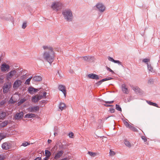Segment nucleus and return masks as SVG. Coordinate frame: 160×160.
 Listing matches in <instances>:
<instances>
[{
  "instance_id": "dca6fc26",
  "label": "nucleus",
  "mask_w": 160,
  "mask_h": 160,
  "mask_svg": "<svg viewBox=\"0 0 160 160\" xmlns=\"http://www.w3.org/2000/svg\"><path fill=\"white\" fill-rule=\"evenodd\" d=\"M82 58L84 61H91L93 60V57L91 56H86L82 57Z\"/></svg>"
},
{
  "instance_id": "9b49d317",
  "label": "nucleus",
  "mask_w": 160,
  "mask_h": 160,
  "mask_svg": "<svg viewBox=\"0 0 160 160\" xmlns=\"http://www.w3.org/2000/svg\"><path fill=\"white\" fill-rule=\"evenodd\" d=\"M10 87V85H9L7 84H5L4 85L3 87V92L4 93L7 92L9 90V89Z\"/></svg>"
},
{
  "instance_id": "79ce46f5",
  "label": "nucleus",
  "mask_w": 160,
  "mask_h": 160,
  "mask_svg": "<svg viewBox=\"0 0 160 160\" xmlns=\"http://www.w3.org/2000/svg\"><path fill=\"white\" fill-rule=\"evenodd\" d=\"M150 61V60L148 59H144L142 61L144 62H147Z\"/></svg>"
},
{
  "instance_id": "412c9836",
  "label": "nucleus",
  "mask_w": 160,
  "mask_h": 160,
  "mask_svg": "<svg viewBox=\"0 0 160 160\" xmlns=\"http://www.w3.org/2000/svg\"><path fill=\"white\" fill-rule=\"evenodd\" d=\"M33 79L35 81H40L42 80V78L40 76H36L33 78Z\"/></svg>"
},
{
  "instance_id": "ddd939ff",
  "label": "nucleus",
  "mask_w": 160,
  "mask_h": 160,
  "mask_svg": "<svg viewBox=\"0 0 160 160\" xmlns=\"http://www.w3.org/2000/svg\"><path fill=\"white\" fill-rule=\"evenodd\" d=\"M23 113L22 112L17 113L15 116L14 118L16 119H19L22 118L23 116Z\"/></svg>"
},
{
  "instance_id": "a19ab883",
  "label": "nucleus",
  "mask_w": 160,
  "mask_h": 160,
  "mask_svg": "<svg viewBox=\"0 0 160 160\" xmlns=\"http://www.w3.org/2000/svg\"><path fill=\"white\" fill-rule=\"evenodd\" d=\"M29 144L28 143V142H25L22 143V145L24 147H25Z\"/></svg>"
},
{
  "instance_id": "f3484780",
  "label": "nucleus",
  "mask_w": 160,
  "mask_h": 160,
  "mask_svg": "<svg viewBox=\"0 0 160 160\" xmlns=\"http://www.w3.org/2000/svg\"><path fill=\"white\" fill-rule=\"evenodd\" d=\"M9 144L7 142L3 143L2 145V148L3 149L8 150L10 148Z\"/></svg>"
},
{
  "instance_id": "e433bc0d",
  "label": "nucleus",
  "mask_w": 160,
  "mask_h": 160,
  "mask_svg": "<svg viewBox=\"0 0 160 160\" xmlns=\"http://www.w3.org/2000/svg\"><path fill=\"white\" fill-rule=\"evenodd\" d=\"M27 22H24L23 23V24L22 25V28L23 29H25L27 27Z\"/></svg>"
},
{
  "instance_id": "f03ea898",
  "label": "nucleus",
  "mask_w": 160,
  "mask_h": 160,
  "mask_svg": "<svg viewBox=\"0 0 160 160\" xmlns=\"http://www.w3.org/2000/svg\"><path fill=\"white\" fill-rule=\"evenodd\" d=\"M65 18L68 21H71L72 18V14L70 10H65L62 12Z\"/></svg>"
},
{
  "instance_id": "864d4df0",
  "label": "nucleus",
  "mask_w": 160,
  "mask_h": 160,
  "mask_svg": "<svg viewBox=\"0 0 160 160\" xmlns=\"http://www.w3.org/2000/svg\"><path fill=\"white\" fill-rule=\"evenodd\" d=\"M104 105L107 107H112L113 106L112 105H108V104H105Z\"/></svg>"
},
{
  "instance_id": "9d476101",
  "label": "nucleus",
  "mask_w": 160,
  "mask_h": 160,
  "mask_svg": "<svg viewBox=\"0 0 160 160\" xmlns=\"http://www.w3.org/2000/svg\"><path fill=\"white\" fill-rule=\"evenodd\" d=\"M88 77L89 78L92 79H99L98 75L93 73L88 74Z\"/></svg>"
},
{
  "instance_id": "58836bf2",
  "label": "nucleus",
  "mask_w": 160,
  "mask_h": 160,
  "mask_svg": "<svg viewBox=\"0 0 160 160\" xmlns=\"http://www.w3.org/2000/svg\"><path fill=\"white\" fill-rule=\"evenodd\" d=\"M115 154V153L114 151H113L111 150H110V155L111 156H113Z\"/></svg>"
},
{
  "instance_id": "c756f323",
  "label": "nucleus",
  "mask_w": 160,
  "mask_h": 160,
  "mask_svg": "<svg viewBox=\"0 0 160 160\" xmlns=\"http://www.w3.org/2000/svg\"><path fill=\"white\" fill-rule=\"evenodd\" d=\"M39 92H40L39 94L36 95V96L37 97V98H38V101H39V100L41 99L42 98H43V96H42V95L41 94H40V93H42V92L40 91Z\"/></svg>"
},
{
  "instance_id": "aec40b11",
  "label": "nucleus",
  "mask_w": 160,
  "mask_h": 160,
  "mask_svg": "<svg viewBox=\"0 0 160 160\" xmlns=\"http://www.w3.org/2000/svg\"><path fill=\"white\" fill-rule=\"evenodd\" d=\"M59 109L61 110L62 111L64 109H65L66 106L65 104L63 102H61L60 103L59 106Z\"/></svg>"
},
{
  "instance_id": "1a4fd4ad",
  "label": "nucleus",
  "mask_w": 160,
  "mask_h": 160,
  "mask_svg": "<svg viewBox=\"0 0 160 160\" xmlns=\"http://www.w3.org/2000/svg\"><path fill=\"white\" fill-rule=\"evenodd\" d=\"M39 110V108L38 106H35L29 108H28V111L31 112H36Z\"/></svg>"
},
{
  "instance_id": "5701e85b",
  "label": "nucleus",
  "mask_w": 160,
  "mask_h": 160,
  "mask_svg": "<svg viewBox=\"0 0 160 160\" xmlns=\"http://www.w3.org/2000/svg\"><path fill=\"white\" fill-rule=\"evenodd\" d=\"M6 115V113L4 112H0V119H3Z\"/></svg>"
},
{
  "instance_id": "f8f14e48",
  "label": "nucleus",
  "mask_w": 160,
  "mask_h": 160,
  "mask_svg": "<svg viewBox=\"0 0 160 160\" xmlns=\"http://www.w3.org/2000/svg\"><path fill=\"white\" fill-rule=\"evenodd\" d=\"M63 153V151H60L57 152L55 155L54 158L56 160L58 159L62 155Z\"/></svg>"
},
{
  "instance_id": "09e8293b",
  "label": "nucleus",
  "mask_w": 160,
  "mask_h": 160,
  "mask_svg": "<svg viewBox=\"0 0 160 160\" xmlns=\"http://www.w3.org/2000/svg\"><path fill=\"white\" fill-rule=\"evenodd\" d=\"M107 70L109 71L110 72L113 73V71L108 67H107Z\"/></svg>"
},
{
  "instance_id": "72a5a7b5",
  "label": "nucleus",
  "mask_w": 160,
  "mask_h": 160,
  "mask_svg": "<svg viewBox=\"0 0 160 160\" xmlns=\"http://www.w3.org/2000/svg\"><path fill=\"white\" fill-rule=\"evenodd\" d=\"M147 66H148V69L151 72H152L153 71V68L152 67H151L150 65L148 64V63H147Z\"/></svg>"
},
{
  "instance_id": "4be33fe9",
  "label": "nucleus",
  "mask_w": 160,
  "mask_h": 160,
  "mask_svg": "<svg viewBox=\"0 0 160 160\" xmlns=\"http://www.w3.org/2000/svg\"><path fill=\"white\" fill-rule=\"evenodd\" d=\"M36 115L33 113H28L25 115V117L28 118H35Z\"/></svg>"
},
{
  "instance_id": "052dcab7",
  "label": "nucleus",
  "mask_w": 160,
  "mask_h": 160,
  "mask_svg": "<svg viewBox=\"0 0 160 160\" xmlns=\"http://www.w3.org/2000/svg\"><path fill=\"white\" fill-rule=\"evenodd\" d=\"M129 125L130 124H129L128 125L126 126V127L127 128L128 127Z\"/></svg>"
},
{
  "instance_id": "3c124183",
  "label": "nucleus",
  "mask_w": 160,
  "mask_h": 160,
  "mask_svg": "<svg viewBox=\"0 0 160 160\" xmlns=\"http://www.w3.org/2000/svg\"><path fill=\"white\" fill-rule=\"evenodd\" d=\"M110 111L111 113H114L115 112V109L113 108H111Z\"/></svg>"
},
{
  "instance_id": "393cba45",
  "label": "nucleus",
  "mask_w": 160,
  "mask_h": 160,
  "mask_svg": "<svg viewBox=\"0 0 160 160\" xmlns=\"http://www.w3.org/2000/svg\"><path fill=\"white\" fill-rule=\"evenodd\" d=\"M88 154L92 157H94L97 155L98 154L95 152L89 151L88 152Z\"/></svg>"
},
{
  "instance_id": "7ed1b4c3",
  "label": "nucleus",
  "mask_w": 160,
  "mask_h": 160,
  "mask_svg": "<svg viewBox=\"0 0 160 160\" xmlns=\"http://www.w3.org/2000/svg\"><path fill=\"white\" fill-rule=\"evenodd\" d=\"M17 73V71L15 70H12L6 74V78L7 80L9 81L13 78L14 76Z\"/></svg>"
},
{
  "instance_id": "5fc2aeb1",
  "label": "nucleus",
  "mask_w": 160,
  "mask_h": 160,
  "mask_svg": "<svg viewBox=\"0 0 160 160\" xmlns=\"http://www.w3.org/2000/svg\"><path fill=\"white\" fill-rule=\"evenodd\" d=\"M34 160H41V158L40 157H38L37 158Z\"/></svg>"
},
{
  "instance_id": "f704fd0d",
  "label": "nucleus",
  "mask_w": 160,
  "mask_h": 160,
  "mask_svg": "<svg viewBox=\"0 0 160 160\" xmlns=\"http://www.w3.org/2000/svg\"><path fill=\"white\" fill-rule=\"evenodd\" d=\"M116 108L117 110L120 111H122V109L119 105L116 104Z\"/></svg>"
},
{
  "instance_id": "bb28decb",
  "label": "nucleus",
  "mask_w": 160,
  "mask_h": 160,
  "mask_svg": "<svg viewBox=\"0 0 160 160\" xmlns=\"http://www.w3.org/2000/svg\"><path fill=\"white\" fill-rule=\"evenodd\" d=\"M32 102H38V98H37V97L36 95L34 96V97H33L32 98Z\"/></svg>"
},
{
  "instance_id": "39448f33",
  "label": "nucleus",
  "mask_w": 160,
  "mask_h": 160,
  "mask_svg": "<svg viewBox=\"0 0 160 160\" xmlns=\"http://www.w3.org/2000/svg\"><path fill=\"white\" fill-rule=\"evenodd\" d=\"M9 68L10 66L6 63H3L1 66V70L2 72H7L9 70Z\"/></svg>"
},
{
  "instance_id": "6e6d98bb",
  "label": "nucleus",
  "mask_w": 160,
  "mask_h": 160,
  "mask_svg": "<svg viewBox=\"0 0 160 160\" xmlns=\"http://www.w3.org/2000/svg\"><path fill=\"white\" fill-rule=\"evenodd\" d=\"M52 142V140L50 139H48V143L49 144L51 143Z\"/></svg>"
},
{
  "instance_id": "8fccbe9b",
  "label": "nucleus",
  "mask_w": 160,
  "mask_h": 160,
  "mask_svg": "<svg viewBox=\"0 0 160 160\" xmlns=\"http://www.w3.org/2000/svg\"><path fill=\"white\" fill-rule=\"evenodd\" d=\"M9 102L10 103H14L15 102V101L13 102V100L12 99V98L10 99Z\"/></svg>"
},
{
  "instance_id": "4d7b16f0",
  "label": "nucleus",
  "mask_w": 160,
  "mask_h": 160,
  "mask_svg": "<svg viewBox=\"0 0 160 160\" xmlns=\"http://www.w3.org/2000/svg\"><path fill=\"white\" fill-rule=\"evenodd\" d=\"M132 125L130 124L129 125L128 127L127 128H129L130 129H131V128H132Z\"/></svg>"
},
{
  "instance_id": "4c0bfd02",
  "label": "nucleus",
  "mask_w": 160,
  "mask_h": 160,
  "mask_svg": "<svg viewBox=\"0 0 160 160\" xmlns=\"http://www.w3.org/2000/svg\"><path fill=\"white\" fill-rule=\"evenodd\" d=\"M68 136L70 138H72L74 136L73 133L72 132H71L69 134Z\"/></svg>"
},
{
  "instance_id": "6ab92c4d",
  "label": "nucleus",
  "mask_w": 160,
  "mask_h": 160,
  "mask_svg": "<svg viewBox=\"0 0 160 160\" xmlns=\"http://www.w3.org/2000/svg\"><path fill=\"white\" fill-rule=\"evenodd\" d=\"M9 123V122L8 121H5L2 122H0V128L5 127Z\"/></svg>"
},
{
  "instance_id": "2f4dec72",
  "label": "nucleus",
  "mask_w": 160,
  "mask_h": 160,
  "mask_svg": "<svg viewBox=\"0 0 160 160\" xmlns=\"http://www.w3.org/2000/svg\"><path fill=\"white\" fill-rule=\"evenodd\" d=\"M32 78V77H31L29 78L25 82V84H26L29 85L30 84V81Z\"/></svg>"
},
{
  "instance_id": "4468645a",
  "label": "nucleus",
  "mask_w": 160,
  "mask_h": 160,
  "mask_svg": "<svg viewBox=\"0 0 160 160\" xmlns=\"http://www.w3.org/2000/svg\"><path fill=\"white\" fill-rule=\"evenodd\" d=\"M40 90V88L35 89L32 87H29L28 89V91L30 94H33L34 92H37Z\"/></svg>"
},
{
  "instance_id": "a18cd8bd",
  "label": "nucleus",
  "mask_w": 160,
  "mask_h": 160,
  "mask_svg": "<svg viewBox=\"0 0 160 160\" xmlns=\"http://www.w3.org/2000/svg\"><path fill=\"white\" fill-rule=\"evenodd\" d=\"M4 158L5 157L3 155H0V160H3Z\"/></svg>"
},
{
  "instance_id": "c9c22d12",
  "label": "nucleus",
  "mask_w": 160,
  "mask_h": 160,
  "mask_svg": "<svg viewBox=\"0 0 160 160\" xmlns=\"http://www.w3.org/2000/svg\"><path fill=\"white\" fill-rule=\"evenodd\" d=\"M130 129L134 132H137L138 131L137 129L136 128H135V127H134L132 126V127Z\"/></svg>"
},
{
  "instance_id": "c85d7f7f",
  "label": "nucleus",
  "mask_w": 160,
  "mask_h": 160,
  "mask_svg": "<svg viewBox=\"0 0 160 160\" xmlns=\"http://www.w3.org/2000/svg\"><path fill=\"white\" fill-rule=\"evenodd\" d=\"M39 92H40L39 94L36 95V96L37 97V98H38V101H39V100L41 99L42 98H43V96H42V95L41 94H40V93H42V92L40 91Z\"/></svg>"
},
{
  "instance_id": "603ef678",
  "label": "nucleus",
  "mask_w": 160,
  "mask_h": 160,
  "mask_svg": "<svg viewBox=\"0 0 160 160\" xmlns=\"http://www.w3.org/2000/svg\"><path fill=\"white\" fill-rule=\"evenodd\" d=\"M123 122L126 126L129 124L128 123L125 121H124Z\"/></svg>"
},
{
  "instance_id": "a878e982",
  "label": "nucleus",
  "mask_w": 160,
  "mask_h": 160,
  "mask_svg": "<svg viewBox=\"0 0 160 160\" xmlns=\"http://www.w3.org/2000/svg\"><path fill=\"white\" fill-rule=\"evenodd\" d=\"M124 143L125 145L128 147L130 148L131 146V145L130 142L127 140H125Z\"/></svg>"
},
{
  "instance_id": "cd10ccee",
  "label": "nucleus",
  "mask_w": 160,
  "mask_h": 160,
  "mask_svg": "<svg viewBox=\"0 0 160 160\" xmlns=\"http://www.w3.org/2000/svg\"><path fill=\"white\" fill-rule=\"evenodd\" d=\"M147 102L148 104H149V105H152V106H155L157 107H158V106L157 104L156 103H153V102H152L150 101H148Z\"/></svg>"
},
{
  "instance_id": "473e14b6",
  "label": "nucleus",
  "mask_w": 160,
  "mask_h": 160,
  "mask_svg": "<svg viewBox=\"0 0 160 160\" xmlns=\"http://www.w3.org/2000/svg\"><path fill=\"white\" fill-rule=\"evenodd\" d=\"M133 89L136 93L139 92L140 91V89L137 87L134 88H133Z\"/></svg>"
},
{
  "instance_id": "13d9d810",
  "label": "nucleus",
  "mask_w": 160,
  "mask_h": 160,
  "mask_svg": "<svg viewBox=\"0 0 160 160\" xmlns=\"http://www.w3.org/2000/svg\"><path fill=\"white\" fill-rule=\"evenodd\" d=\"M61 160H67V158H64Z\"/></svg>"
},
{
  "instance_id": "0eeeda50",
  "label": "nucleus",
  "mask_w": 160,
  "mask_h": 160,
  "mask_svg": "<svg viewBox=\"0 0 160 160\" xmlns=\"http://www.w3.org/2000/svg\"><path fill=\"white\" fill-rule=\"evenodd\" d=\"M58 88L59 90L63 93L64 97H65L67 94V90L65 86L62 85H59Z\"/></svg>"
},
{
  "instance_id": "49530a36",
  "label": "nucleus",
  "mask_w": 160,
  "mask_h": 160,
  "mask_svg": "<svg viewBox=\"0 0 160 160\" xmlns=\"http://www.w3.org/2000/svg\"><path fill=\"white\" fill-rule=\"evenodd\" d=\"M114 102L113 101H105V102L106 103H109V104H111L112 103Z\"/></svg>"
},
{
  "instance_id": "20e7f679",
  "label": "nucleus",
  "mask_w": 160,
  "mask_h": 160,
  "mask_svg": "<svg viewBox=\"0 0 160 160\" xmlns=\"http://www.w3.org/2000/svg\"><path fill=\"white\" fill-rule=\"evenodd\" d=\"M62 5V3L60 2H53L51 7L53 10L56 9L58 10L61 8Z\"/></svg>"
},
{
  "instance_id": "de8ad7c7",
  "label": "nucleus",
  "mask_w": 160,
  "mask_h": 160,
  "mask_svg": "<svg viewBox=\"0 0 160 160\" xmlns=\"http://www.w3.org/2000/svg\"><path fill=\"white\" fill-rule=\"evenodd\" d=\"M43 95L42 96H43V98H46V95L47 94V92H44L42 93Z\"/></svg>"
},
{
  "instance_id": "423d86ee",
  "label": "nucleus",
  "mask_w": 160,
  "mask_h": 160,
  "mask_svg": "<svg viewBox=\"0 0 160 160\" xmlns=\"http://www.w3.org/2000/svg\"><path fill=\"white\" fill-rule=\"evenodd\" d=\"M96 7L100 12H104L105 9V6L102 3H98L96 5Z\"/></svg>"
},
{
  "instance_id": "37998d69",
  "label": "nucleus",
  "mask_w": 160,
  "mask_h": 160,
  "mask_svg": "<svg viewBox=\"0 0 160 160\" xmlns=\"http://www.w3.org/2000/svg\"><path fill=\"white\" fill-rule=\"evenodd\" d=\"M113 62H114L115 63H118V64H121V62H120L118 60H114V61Z\"/></svg>"
},
{
  "instance_id": "a211bd4d",
  "label": "nucleus",
  "mask_w": 160,
  "mask_h": 160,
  "mask_svg": "<svg viewBox=\"0 0 160 160\" xmlns=\"http://www.w3.org/2000/svg\"><path fill=\"white\" fill-rule=\"evenodd\" d=\"M112 79V78L111 77H108L105 78L99 81L98 82L96 83V84L97 86H98L99 85H100L102 82L107 80H110Z\"/></svg>"
},
{
  "instance_id": "6e6552de",
  "label": "nucleus",
  "mask_w": 160,
  "mask_h": 160,
  "mask_svg": "<svg viewBox=\"0 0 160 160\" xmlns=\"http://www.w3.org/2000/svg\"><path fill=\"white\" fill-rule=\"evenodd\" d=\"M22 83V81L20 80H16L13 83V88L15 89L18 88Z\"/></svg>"
},
{
  "instance_id": "ea45409f",
  "label": "nucleus",
  "mask_w": 160,
  "mask_h": 160,
  "mask_svg": "<svg viewBox=\"0 0 160 160\" xmlns=\"http://www.w3.org/2000/svg\"><path fill=\"white\" fill-rule=\"evenodd\" d=\"M108 58L109 61H111L112 62H113L114 61V60L112 58L110 57H108Z\"/></svg>"
},
{
  "instance_id": "b1692460",
  "label": "nucleus",
  "mask_w": 160,
  "mask_h": 160,
  "mask_svg": "<svg viewBox=\"0 0 160 160\" xmlns=\"http://www.w3.org/2000/svg\"><path fill=\"white\" fill-rule=\"evenodd\" d=\"M45 154L46 157L48 158H49L51 155V153L48 150H45Z\"/></svg>"
},
{
  "instance_id": "c03bdc74",
  "label": "nucleus",
  "mask_w": 160,
  "mask_h": 160,
  "mask_svg": "<svg viewBox=\"0 0 160 160\" xmlns=\"http://www.w3.org/2000/svg\"><path fill=\"white\" fill-rule=\"evenodd\" d=\"M142 138L143 140H144L145 142H146L147 141V139L144 136L142 137Z\"/></svg>"
},
{
  "instance_id": "f257e3e1",
  "label": "nucleus",
  "mask_w": 160,
  "mask_h": 160,
  "mask_svg": "<svg viewBox=\"0 0 160 160\" xmlns=\"http://www.w3.org/2000/svg\"><path fill=\"white\" fill-rule=\"evenodd\" d=\"M44 52L43 53L44 59L48 62L50 64L54 60L55 52L52 47L47 45H44L42 47Z\"/></svg>"
},
{
  "instance_id": "7c9ffc66",
  "label": "nucleus",
  "mask_w": 160,
  "mask_h": 160,
  "mask_svg": "<svg viewBox=\"0 0 160 160\" xmlns=\"http://www.w3.org/2000/svg\"><path fill=\"white\" fill-rule=\"evenodd\" d=\"M26 101V100L25 99H21L20 101L18 102V105H20L25 102Z\"/></svg>"
},
{
  "instance_id": "2eb2a0df",
  "label": "nucleus",
  "mask_w": 160,
  "mask_h": 160,
  "mask_svg": "<svg viewBox=\"0 0 160 160\" xmlns=\"http://www.w3.org/2000/svg\"><path fill=\"white\" fill-rule=\"evenodd\" d=\"M122 90L124 93L128 94L129 92V91L128 88L126 87V85L124 84L122 85Z\"/></svg>"
},
{
  "instance_id": "bf43d9fd",
  "label": "nucleus",
  "mask_w": 160,
  "mask_h": 160,
  "mask_svg": "<svg viewBox=\"0 0 160 160\" xmlns=\"http://www.w3.org/2000/svg\"><path fill=\"white\" fill-rule=\"evenodd\" d=\"M49 158H48L47 157H46L44 159V160H48Z\"/></svg>"
}]
</instances>
